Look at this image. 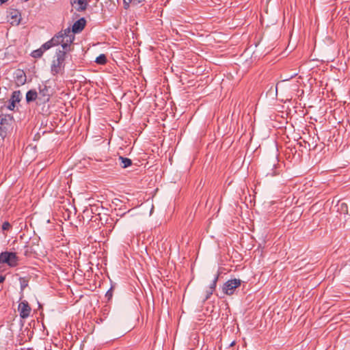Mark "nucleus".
Returning a JSON list of instances; mask_svg holds the SVG:
<instances>
[{
  "label": "nucleus",
  "mask_w": 350,
  "mask_h": 350,
  "mask_svg": "<svg viewBox=\"0 0 350 350\" xmlns=\"http://www.w3.org/2000/svg\"><path fill=\"white\" fill-rule=\"evenodd\" d=\"M74 34L71 33L70 29L67 28L63 31H61L58 34L55 36L51 40L52 44L57 46L61 44L62 50L65 51L66 53L71 51L70 45L74 40Z\"/></svg>",
  "instance_id": "nucleus-1"
},
{
  "label": "nucleus",
  "mask_w": 350,
  "mask_h": 350,
  "mask_svg": "<svg viewBox=\"0 0 350 350\" xmlns=\"http://www.w3.org/2000/svg\"><path fill=\"white\" fill-rule=\"evenodd\" d=\"M66 53L65 51H57L56 59L53 60L51 66V72L53 75L63 73Z\"/></svg>",
  "instance_id": "nucleus-2"
},
{
  "label": "nucleus",
  "mask_w": 350,
  "mask_h": 350,
  "mask_svg": "<svg viewBox=\"0 0 350 350\" xmlns=\"http://www.w3.org/2000/svg\"><path fill=\"white\" fill-rule=\"evenodd\" d=\"M18 258L16 253L10 252H3L0 254V264H7L14 267L18 265Z\"/></svg>",
  "instance_id": "nucleus-3"
},
{
  "label": "nucleus",
  "mask_w": 350,
  "mask_h": 350,
  "mask_svg": "<svg viewBox=\"0 0 350 350\" xmlns=\"http://www.w3.org/2000/svg\"><path fill=\"white\" fill-rule=\"evenodd\" d=\"M241 280L239 279L229 280L224 283L223 286V292L228 295H232L234 294L236 288L241 286Z\"/></svg>",
  "instance_id": "nucleus-4"
},
{
  "label": "nucleus",
  "mask_w": 350,
  "mask_h": 350,
  "mask_svg": "<svg viewBox=\"0 0 350 350\" xmlns=\"http://www.w3.org/2000/svg\"><path fill=\"white\" fill-rule=\"evenodd\" d=\"M18 310L20 313V317L22 319L27 318L31 312V307L27 301H23L18 304Z\"/></svg>",
  "instance_id": "nucleus-5"
},
{
  "label": "nucleus",
  "mask_w": 350,
  "mask_h": 350,
  "mask_svg": "<svg viewBox=\"0 0 350 350\" xmlns=\"http://www.w3.org/2000/svg\"><path fill=\"white\" fill-rule=\"evenodd\" d=\"M72 6L78 12H82L87 9L88 0H70Z\"/></svg>",
  "instance_id": "nucleus-6"
},
{
  "label": "nucleus",
  "mask_w": 350,
  "mask_h": 350,
  "mask_svg": "<svg viewBox=\"0 0 350 350\" xmlns=\"http://www.w3.org/2000/svg\"><path fill=\"white\" fill-rule=\"evenodd\" d=\"M85 25V21L84 18H80L79 20L77 21L72 25V28L71 31V33L73 34V33H78L81 31Z\"/></svg>",
  "instance_id": "nucleus-7"
},
{
  "label": "nucleus",
  "mask_w": 350,
  "mask_h": 350,
  "mask_svg": "<svg viewBox=\"0 0 350 350\" xmlns=\"http://www.w3.org/2000/svg\"><path fill=\"white\" fill-rule=\"evenodd\" d=\"M20 100H21L20 91H14L12 93V98L10 100V103L8 105V109L10 110H14L16 103H18Z\"/></svg>",
  "instance_id": "nucleus-8"
},
{
  "label": "nucleus",
  "mask_w": 350,
  "mask_h": 350,
  "mask_svg": "<svg viewBox=\"0 0 350 350\" xmlns=\"http://www.w3.org/2000/svg\"><path fill=\"white\" fill-rule=\"evenodd\" d=\"M38 100L46 102L49 100L50 94L49 90L46 86H44L42 89L40 90L39 93L38 94Z\"/></svg>",
  "instance_id": "nucleus-9"
},
{
  "label": "nucleus",
  "mask_w": 350,
  "mask_h": 350,
  "mask_svg": "<svg viewBox=\"0 0 350 350\" xmlns=\"http://www.w3.org/2000/svg\"><path fill=\"white\" fill-rule=\"evenodd\" d=\"M38 99V93L34 90H29L26 94V100L28 103Z\"/></svg>",
  "instance_id": "nucleus-10"
},
{
  "label": "nucleus",
  "mask_w": 350,
  "mask_h": 350,
  "mask_svg": "<svg viewBox=\"0 0 350 350\" xmlns=\"http://www.w3.org/2000/svg\"><path fill=\"white\" fill-rule=\"evenodd\" d=\"M119 160L120 161V165H121L122 167H123V168H126V167L131 165V164H132L131 160L129 158H125V157L120 156L119 157Z\"/></svg>",
  "instance_id": "nucleus-11"
},
{
  "label": "nucleus",
  "mask_w": 350,
  "mask_h": 350,
  "mask_svg": "<svg viewBox=\"0 0 350 350\" xmlns=\"http://www.w3.org/2000/svg\"><path fill=\"white\" fill-rule=\"evenodd\" d=\"M337 211H340L344 213V215L347 214V205L344 203H338L337 205Z\"/></svg>",
  "instance_id": "nucleus-12"
},
{
  "label": "nucleus",
  "mask_w": 350,
  "mask_h": 350,
  "mask_svg": "<svg viewBox=\"0 0 350 350\" xmlns=\"http://www.w3.org/2000/svg\"><path fill=\"white\" fill-rule=\"evenodd\" d=\"M144 0H124V8L128 9L129 3H132L134 5H137L138 3L142 2Z\"/></svg>",
  "instance_id": "nucleus-13"
},
{
  "label": "nucleus",
  "mask_w": 350,
  "mask_h": 350,
  "mask_svg": "<svg viewBox=\"0 0 350 350\" xmlns=\"http://www.w3.org/2000/svg\"><path fill=\"white\" fill-rule=\"evenodd\" d=\"M107 62L106 56L103 54L100 55L96 59V62L98 64H105Z\"/></svg>",
  "instance_id": "nucleus-14"
},
{
  "label": "nucleus",
  "mask_w": 350,
  "mask_h": 350,
  "mask_svg": "<svg viewBox=\"0 0 350 350\" xmlns=\"http://www.w3.org/2000/svg\"><path fill=\"white\" fill-rule=\"evenodd\" d=\"M43 53H44V51L42 50L41 48H40L37 50L33 51L31 53V56L35 58H38L42 55Z\"/></svg>",
  "instance_id": "nucleus-15"
},
{
  "label": "nucleus",
  "mask_w": 350,
  "mask_h": 350,
  "mask_svg": "<svg viewBox=\"0 0 350 350\" xmlns=\"http://www.w3.org/2000/svg\"><path fill=\"white\" fill-rule=\"evenodd\" d=\"M21 290L23 291L28 285V280L25 278H20Z\"/></svg>",
  "instance_id": "nucleus-16"
},
{
  "label": "nucleus",
  "mask_w": 350,
  "mask_h": 350,
  "mask_svg": "<svg viewBox=\"0 0 350 350\" xmlns=\"http://www.w3.org/2000/svg\"><path fill=\"white\" fill-rule=\"evenodd\" d=\"M53 46H54V44H52L51 40H49V41L46 42V43H44L40 48L42 49V50L43 51H45Z\"/></svg>",
  "instance_id": "nucleus-17"
},
{
  "label": "nucleus",
  "mask_w": 350,
  "mask_h": 350,
  "mask_svg": "<svg viewBox=\"0 0 350 350\" xmlns=\"http://www.w3.org/2000/svg\"><path fill=\"white\" fill-rule=\"evenodd\" d=\"M217 280H218V275H215V278L213 279V280L212 281V282H211V284L209 285V287H208V288H209L210 289H212V290H213V291H215V290Z\"/></svg>",
  "instance_id": "nucleus-18"
},
{
  "label": "nucleus",
  "mask_w": 350,
  "mask_h": 350,
  "mask_svg": "<svg viewBox=\"0 0 350 350\" xmlns=\"http://www.w3.org/2000/svg\"><path fill=\"white\" fill-rule=\"evenodd\" d=\"M215 291L212 290V289H210L209 288L206 291V295H205V297L204 299V301H206L208 300L211 296L213 295V292Z\"/></svg>",
  "instance_id": "nucleus-19"
},
{
  "label": "nucleus",
  "mask_w": 350,
  "mask_h": 350,
  "mask_svg": "<svg viewBox=\"0 0 350 350\" xmlns=\"http://www.w3.org/2000/svg\"><path fill=\"white\" fill-rule=\"evenodd\" d=\"M113 296V288L112 287L108 290L105 294V297L107 298L108 300L111 299Z\"/></svg>",
  "instance_id": "nucleus-20"
},
{
  "label": "nucleus",
  "mask_w": 350,
  "mask_h": 350,
  "mask_svg": "<svg viewBox=\"0 0 350 350\" xmlns=\"http://www.w3.org/2000/svg\"><path fill=\"white\" fill-rule=\"evenodd\" d=\"M11 227L10 224L8 221H5L2 225L3 230H8Z\"/></svg>",
  "instance_id": "nucleus-21"
},
{
  "label": "nucleus",
  "mask_w": 350,
  "mask_h": 350,
  "mask_svg": "<svg viewBox=\"0 0 350 350\" xmlns=\"http://www.w3.org/2000/svg\"><path fill=\"white\" fill-rule=\"evenodd\" d=\"M5 279V276L0 275V283H2Z\"/></svg>",
  "instance_id": "nucleus-22"
},
{
  "label": "nucleus",
  "mask_w": 350,
  "mask_h": 350,
  "mask_svg": "<svg viewBox=\"0 0 350 350\" xmlns=\"http://www.w3.org/2000/svg\"><path fill=\"white\" fill-rule=\"evenodd\" d=\"M8 0H0V5L4 3L5 2H6Z\"/></svg>",
  "instance_id": "nucleus-23"
},
{
  "label": "nucleus",
  "mask_w": 350,
  "mask_h": 350,
  "mask_svg": "<svg viewBox=\"0 0 350 350\" xmlns=\"http://www.w3.org/2000/svg\"><path fill=\"white\" fill-rule=\"evenodd\" d=\"M70 215L67 214V216H66L67 218L66 219H70Z\"/></svg>",
  "instance_id": "nucleus-24"
},
{
  "label": "nucleus",
  "mask_w": 350,
  "mask_h": 350,
  "mask_svg": "<svg viewBox=\"0 0 350 350\" xmlns=\"http://www.w3.org/2000/svg\"><path fill=\"white\" fill-rule=\"evenodd\" d=\"M66 216H67V214H64V219H66Z\"/></svg>",
  "instance_id": "nucleus-25"
},
{
  "label": "nucleus",
  "mask_w": 350,
  "mask_h": 350,
  "mask_svg": "<svg viewBox=\"0 0 350 350\" xmlns=\"http://www.w3.org/2000/svg\"><path fill=\"white\" fill-rule=\"evenodd\" d=\"M124 215H125V213L122 214V215H120V217H123V216H124Z\"/></svg>",
  "instance_id": "nucleus-26"
}]
</instances>
